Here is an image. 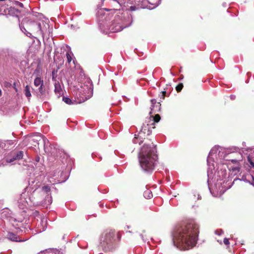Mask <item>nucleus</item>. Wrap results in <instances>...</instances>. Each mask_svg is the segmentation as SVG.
<instances>
[{
    "mask_svg": "<svg viewBox=\"0 0 254 254\" xmlns=\"http://www.w3.org/2000/svg\"><path fill=\"white\" fill-rule=\"evenodd\" d=\"M198 227L194 221H190L177 225L173 233L174 245L181 250L193 247L197 242Z\"/></svg>",
    "mask_w": 254,
    "mask_h": 254,
    "instance_id": "f257e3e1",
    "label": "nucleus"
},
{
    "mask_svg": "<svg viewBox=\"0 0 254 254\" xmlns=\"http://www.w3.org/2000/svg\"><path fill=\"white\" fill-rule=\"evenodd\" d=\"M21 30L30 38H37L38 36L43 37L49 28V25L44 21H35L24 18L21 23H19Z\"/></svg>",
    "mask_w": 254,
    "mask_h": 254,
    "instance_id": "f03ea898",
    "label": "nucleus"
},
{
    "mask_svg": "<svg viewBox=\"0 0 254 254\" xmlns=\"http://www.w3.org/2000/svg\"><path fill=\"white\" fill-rule=\"evenodd\" d=\"M117 236L114 230L107 229L101 235L99 248L105 252L112 251L115 247Z\"/></svg>",
    "mask_w": 254,
    "mask_h": 254,
    "instance_id": "7ed1b4c3",
    "label": "nucleus"
},
{
    "mask_svg": "<svg viewBox=\"0 0 254 254\" xmlns=\"http://www.w3.org/2000/svg\"><path fill=\"white\" fill-rule=\"evenodd\" d=\"M155 127L154 123L152 122L150 119H148L143 124L142 128L137 135L135 134L133 142L134 143H138L141 144L143 142V139L149 135L152 132V129Z\"/></svg>",
    "mask_w": 254,
    "mask_h": 254,
    "instance_id": "20e7f679",
    "label": "nucleus"
},
{
    "mask_svg": "<svg viewBox=\"0 0 254 254\" xmlns=\"http://www.w3.org/2000/svg\"><path fill=\"white\" fill-rule=\"evenodd\" d=\"M226 157L234 158V151H231L230 149L225 150L215 146L210 151L208 159H221Z\"/></svg>",
    "mask_w": 254,
    "mask_h": 254,
    "instance_id": "39448f33",
    "label": "nucleus"
},
{
    "mask_svg": "<svg viewBox=\"0 0 254 254\" xmlns=\"http://www.w3.org/2000/svg\"><path fill=\"white\" fill-rule=\"evenodd\" d=\"M157 157L154 150H152L150 147L146 144L142 146L139 154V159H156Z\"/></svg>",
    "mask_w": 254,
    "mask_h": 254,
    "instance_id": "423d86ee",
    "label": "nucleus"
},
{
    "mask_svg": "<svg viewBox=\"0 0 254 254\" xmlns=\"http://www.w3.org/2000/svg\"><path fill=\"white\" fill-rule=\"evenodd\" d=\"M26 195L25 192H22L21 194L20 198L18 200V206L20 208L24 209L27 205L31 206L37 204L38 202L35 201L34 199H33L32 196H30L27 198L25 197Z\"/></svg>",
    "mask_w": 254,
    "mask_h": 254,
    "instance_id": "0eeeda50",
    "label": "nucleus"
},
{
    "mask_svg": "<svg viewBox=\"0 0 254 254\" xmlns=\"http://www.w3.org/2000/svg\"><path fill=\"white\" fill-rule=\"evenodd\" d=\"M154 160H139V164L142 169L146 172H151L154 169L156 163Z\"/></svg>",
    "mask_w": 254,
    "mask_h": 254,
    "instance_id": "6e6552de",
    "label": "nucleus"
},
{
    "mask_svg": "<svg viewBox=\"0 0 254 254\" xmlns=\"http://www.w3.org/2000/svg\"><path fill=\"white\" fill-rule=\"evenodd\" d=\"M236 151H234V157L240 158V157L243 159H253L254 158V149H247L243 151V153L239 152L235 149Z\"/></svg>",
    "mask_w": 254,
    "mask_h": 254,
    "instance_id": "1a4fd4ad",
    "label": "nucleus"
},
{
    "mask_svg": "<svg viewBox=\"0 0 254 254\" xmlns=\"http://www.w3.org/2000/svg\"><path fill=\"white\" fill-rule=\"evenodd\" d=\"M30 142H31V144L34 146H38V148L40 150L39 145L41 144V146H44V151L45 153H48V151H47L46 148L45 147L46 142H48V140L45 137H42L41 136H36L35 138H31L30 139Z\"/></svg>",
    "mask_w": 254,
    "mask_h": 254,
    "instance_id": "9d476101",
    "label": "nucleus"
},
{
    "mask_svg": "<svg viewBox=\"0 0 254 254\" xmlns=\"http://www.w3.org/2000/svg\"><path fill=\"white\" fill-rule=\"evenodd\" d=\"M208 165L207 176L208 180L210 178L211 175L213 174V171L218 169L217 164L215 162V160H207Z\"/></svg>",
    "mask_w": 254,
    "mask_h": 254,
    "instance_id": "9b49d317",
    "label": "nucleus"
},
{
    "mask_svg": "<svg viewBox=\"0 0 254 254\" xmlns=\"http://www.w3.org/2000/svg\"><path fill=\"white\" fill-rule=\"evenodd\" d=\"M20 13V11L15 8L14 7H13L12 6H8L7 7V10L6 11V13H5L6 15H11L12 16H15V19L16 21L17 24H19V19L18 18V15Z\"/></svg>",
    "mask_w": 254,
    "mask_h": 254,
    "instance_id": "f8f14e48",
    "label": "nucleus"
},
{
    "mask_svg": "<svg viewBox=\"0 0 254 254\" xmlns=\"http://www.w3.org/2000/svg\"><path fill=\"white\" fill-rule=\"evenodd\" d=\"M34 84L36 87L39 86V92L42 94L44 92V90L43 89V80L41 79V78L39 77H36L34 81Z\"/></svg>",
    "mask_w": 254,
    "mask_h": 254,
    "instance_id": "ddd939ff",
    "label": "nucleus"
},
{
    "mask_svg": "<svg viewBox=\"0 0 254 254\" xmlns=\"http://www.w3.org/2000/svg\"><path fill=\"white\" fill-rule=\"evenodd\" d=\"M150 101L152 105L150 107L151 111L150 112V114H151L152 112H156V110L159 111L160 110L161 104L159 102H157L156 99H151Z\"/></svg>",
    "mask_w": 254,
    "mask_h": 254,
    "instance_id": "4468645a",
    "label": "nucleus"
},
{
    "mask_svg": "<svg viewBox=\"0 0 254 254\" xmlns=\"http://www.w3.org/2000/svg\"><path fill=\"white\" fill-rule=\"evenodd\" d=\"M6 238L11 241H13V242H22L23 240H21L18 236H17L16 234L12 233V232H8L6 235Z\"/></svg>",
    "mask_w": 254,
    "mask_h": 254,
    "instance_id": "2eb2a0df",
    "label": "nucleus"
},
{
    "mask_svg": "<svg viewBox=\"0 0 254 254\" xmlns=\"http://www.w3.org/2000/svg\"><path fill=\"white\" fill-rule=\"evenodd\" d=\"M6 0H0V14L5 15L8 5L4 2Z\"/></svg>",
    "mask_w": 254,
    "mask_h": 254,
    "instance_id": "dca6fc26",
    "label": "nucleus"
},
{
    "mask_svg": "<svg viewBox=\"0 0 254 254\" xmlns=\"http://www.w3.org/2000/svg\"><path fill=\"white\" fill-rule=\"evenodd\" d=\"M24 153L27 155L26 152L23 150H15L13 152V158L12 159H22L24 156Z\"/></svg>",
    "mask_w": 254,
    "mask_h": 254,
    "instance_id": "f3484780",
    "label": "nucleus"
},
{
    "mask_svg": "<svg viewBox=\"0 0 254 254\" xmlns=\"http://www.w3.org/2000/svg\"><path fill=\"white\" fill-rule=\"evenodd\" d=\"M55 92L57 95L58 97H60L63 95V90L59 82L57 81L55 83Z\"/></svg>",
    "mask_w": 254,
    "mask_h": 254,
    "instance_id": "a211bd4d",
    "label": "nucleus"
},
{
    "mask_svg": "<svg viewBox=\"0 0 254 254\" xmlns=\"http://www.w3.org/2000/svg\"><path fill=\"white\" fill-rule=\"evenodd\" d=\"M116 10L115 9V8H103V9H100L98 12V17L100 20H103V18L105 15L104 11H113L114 12H115Z\"/></svg>",
    "mask_w": 254,
    "mask_h": 254,
    "instance_id": "6ab92c4d",
    "label": "nucleus"
},
{
    "mask_svg": "<svg viewBox=\"0 0 254 254\" xmlns=\"http://www.w3.org/2000/svg\"><path fill=\"white\" fill-rule=\"evenodd\" d=\"M40 225L41 228H40L39 225H38V228H39V231L40 232L44 231L47 227V219L45 218H43L41 219Z\"/></svg>",
    "mask_w": 254,
    "mask_h": 254,
    "instance_id": "aec40b11",
    "label": "nucleus"
},
{
    "mask_svg": "<svg viewBox=\"0 0 254 254\" xmlns=\"http://www.w3.org/2000/svg\"><path fill=\"white\" fill-rule=\"evenodd\" d=\"M149 119L151 120L152 122L154 123V126H155V123L159 122L161 118L159 114H156L154 116H150Z\"/></svg>",
    "mask_w": 254,
    "mask_h": 254,
    "instance_id": "412c9836",
    "label": "nucleus"
},
{
    "mask_svg": "<svg viewBox=\"0 0 254 254\" xmlns=\"http://www.w3.org/2000/svg\"><path fill=\"white\" fill-rule=\"evenodd\" d=\"M15 160H0V167L7 165L12 163Z\"/></svg>",
    "mask_w": 254,
    "mask_h": 254,
    "instance_id": "4be33fe9",
    "label": "nucleus"
},
{
    "mask_svg": "<svg viewBox=\"0 0 254 254\" xmlns=\"http://www.w3.org/2000/svg\"><path fill=\"white\" fill-rule=\"evenodd\" d=\"M143 195L145 198L147 199L151 198L153 196L151 191L149 190H147L144 192Z\"/></svg>",
    "mask_w": 254,
    "mask_h": 254,
    "instance_id": "5701e85b",
    "label": "nucleus"
},
{
    "mask_svg": "<svg viewBox=\"0 0 254 254\" xmlns=\"http://www.w3.org/2000/svg\"><path fill=\"white\" fill-rule=\"evenodd\" d=\"M102 5H110V3L113 1L114 3H119V2L116 0H101Z\"/></svg>",
    "mask_w": 254,
    "mask_h": 254,
    "instance_id": "b1692460",
    "label": "nucleus"
},
{
    "mask_svg": "<svg viewBox=\"0 0 254 254\" xmlns=\"http://www.w3.org/2000/svg\"><path fill=\"white\" fill-rule=\"evenodd\" d=\"M25 95L27 98H30L31 96L30 93V87L29 85H26L25 88Z\"/></svg>",
    "mask_w": 254,
    "mask_h": 254,
    "instance_id": "393cba45",
    "label": "nucleus"
},
{
    "mask_svg": "<svg viewBox=\"0 0 254 254\" xmlns=\"http://www.w3.org/2000/svg\"><path fill=\"white\" fill-rule=\"evenodd\" d=\"M249 178L250 179L248 183L254 187V177L252 175L249 174Z\"/></svg>",
    "mask_w": 254,
    "mask_h": 254,
    "instance_id": "a878e982",
    "label": "nucleus"
},
{
    "mask_svg": "<svg viewBox=\"0 0 254 254\" xmlns=\"http://www.w3.org/2000/svg\"><path fill=\"white\" fill-rule=\"evenodd\" d=\"M184 87L183 84L182 83H180L176 87V89L177 92H180L182 90Z\"/></svg>",
    "mask_w": 254,
    "mask_h": 254,
    "instance_id": "bb28decb",
    "label": "nucleus"
},
{
    "mask_svg": "<svg viewBox=\"0 0 254 254\" xmlns=\"http://www.w3.org/2000/svg\"><path fill=\"white\" fill-rule=\"evenodd\" d=\"M63 100L67 104L71 105L72 104L71 100L67 97H64L63 98Z\"/></svg>",
    "mask_w": 254,
    "mask_h": 254,
    "instance_id": "cd10ccee",
    "label": "nucleus"
},
{
    "mask_svg": "<svg viewBox=\"0 0 254 254\" xmlns=\"http://www.w3.org/2000/svg\"><path fill=\"white\" fill-rule=\"evenodd\" d=\"M249 174L243 175L241 180L248 183L250 179V178H249Z\"/></svg>",
    "mask_w": 254,
    "mask_h": 254,
    "instance_id": "c85d7f7f",
    "label": "nucleus"
},
{
    "mask_svg": "<svg viewBox=\"0 0 254 254\" xmlns=\"http://www.w3.org/2000/svg\"><path fill=\"white\" fill-rule=\"evenodd\" d=\"M42 190L46 193H48L50 191V187L48 185L44 186L42 187Z\"/></svg>",
    "mask_w": 254,
    "mask_h": 254,
    "instance_id": "c756f323",
    "label": "nucleus"
},
{
    "mask_svg": "<svg viewBox=\"0 0 254 254\" xmlns=\"http://www.w3.org/2000/svg\"><path fill=\"white\" fill-rule=\"evenodd\" d=\"M38 186H36V187H32L31 186H29L28 187H27L25 189V190H26L28 192L29 191H32L33 190V192H34L35 191V190L37 189Z\"/></svg>",
    "mask_w": 254,
    "mask_h": 254,
    "instance_id": "7c9ffc66",
    "label": "nucleus"
},
{
    "mask_svg": "<svg viewBox=\"0 0 254 254\" xmlns=\"http://www.w3.org/2000/svg\"><path fill=\"white\" fill-rule=\"evenodd\" d=\"M66 56L67 62L69 64L72 60V57H71V53H69V52H67L66 54Z\"/></svg>",
    "mask_w": 254,
    "mask_h": 254,
    "instance_id": "2f4dec72",
    "label": "nucleus"
},
{
    "mask_svg": "<svg viewBox=\"0 0 254 254\" xmlns=\"http://www.w3.org/2000/svg\"><path fill=\"white\" fill-rule=\"evenodd\" d=\"M46 200H47L48 202L47 203L46 202V204H51L52 202V197L51 196L48 195Z\"/></svg>",
    "mask_w": 254,
    "mask_h": 254,
    "instance_id": "473e14b6",
    "label": "nucleus"
},
{
    "mask_svg": "<svg viewBox=\"0 0 254 254\" xmlns=\"http://www.w3.org/2000/svg\"><path fill=\"white\" fill-rule=\"evenodd\" d=\"M248 161L250 163V167L254 168V162L253 161V160H248Z\"/></svg>",
    "mask_w": 254,
    "mask_h": 254,
    "instance_id": "72a5a7b5",
    "label": "nucleus"
},
{
    "mask_svg": "<svg viewBox=\"0 0 254 254\" xmlns=\"http://www.w3.org/2000/svg\"><path fill=\"white\" fill-rule=\"evenodd\" d=\"M224 244L226 245H228L229 244V240L227 238H225L223 241Z\"/></svg>",
    "mask_w": 254,
    "mask_h": 254,
    "instance_id": "f704fd0d",
    "label": "nucleus"
},
{
    "mask_svg": "<svg viewBox=\"0 0 254 254\" xmlns=\"http://www.w3.org/2000/svg\"><path fill=\"white\" fill-rule=\"evenodd\" d=\"M18 161H20V162H22V164L24 166H26V165L25 164V163H26V161L25 160H18ZM21 162H19V164H20Z\"/></svg>",
    "mask_w": 254,
    "mask_h": 254,
    "instance_id": "c9c22d12",
    "label": "nucleus"
},
{
    "mask_svg": "<svg viewBox=\"0 0 254 254\" xmlns=\"http://www.w3.org/2000/svg\"><path fill=\"white\" fill-rule=\"evenodd\" d=\"M166 93V91H162V96L163 99L165 98V96Z\"/></svg>",
    "mask_w": 254,
    "mask_h": 254,
    "instance_id": "e433bc0d",
    "label": "nucleus"
},
{
    "mask_svg": "<svg viewBox=\"0 0 254 254\" xmlns=\"http://www.w3.org/2000/svg\"><path fill=\"white\" fill-rule=\"evenodd\" d=\"M221 232H222V231H221V230H220V232H219V231H216L215 233H216L217 235H221Z\"/></svg>",
    "mask_w": 254,
    "mask_h": 254,
    "instance_id": "4c0bfd02",
    "label": "nucleus"
},
{
    "mask_svg": "<svg viewBox=\"0 0 254 254\" xmlns=\"http://www.w3.org/2000/svg\"><path fill=\"white\" fill-rule=\"evenodd\" d=\"M140 236L141 237V238H142V240H143L144 241H146V240L144 239V236H143V234H140Z\"/></svg>",
    "mask_w": 254,
    "mask_h": 254,
    "instance_id": "58836bf2",
    "label": "nucleus"
},
{
    "mask_svg": "<svg viewBox=\"0 0 254 254\" xmlns=\"http://www.w3.org/2000/svg\"><path fill=\"white\" fill-rule=\"evenodd\" d=\"M19 5L20 6H21V7H22L23 5V4H22V3L19 2Z\"/></svg>",
    "mask_w": 254,
    "mask_h": 254,
    "instance_id": "ea45409f",
    "label": "nucleus"
},
{
    "mask_svg": "<svg viewBox=\"0 0 254 254\" xmlns=\"http://www.w3.org/2000/svg\"><path fill=\"white\" fill-rule=\"evenodd\" d=\"M52 75H53V78H54V71L52 72Z\"/></svg>",
    "mask_w": 254,
    "mask_h": 254,
    "instance_id": "a19ab883",
    "label": "nucleus"
},
{
    "mask_svg": "<svg viewBox=\"0 0 254 254\" xmlns=\"http://www.w3.org/2000/svg\"><path fill=\"white\" fill-rule=\"evenodd\" d=\"M239 169H240L239 168H235V170H238V171H239Z\"/></svg>",
    "mask_w": 254,
    "mask_h": 254,
    "instance_id": "79ce46f5",
    "label": "nucleus"
},
{
    "mask_svg": "<svg viewBox=\"0 0 254 254\" xmlns=\"http://www.w3.org/2000/svg\"><path fill=\"white\" fill-rule=\"evenodd\" d=\"M232 162H236V160L232 159Z\"/></svg>",
    "mask_w": 254,
    "mask_h": 254,
    "instance_id": "37998d69",
    "label": "nucleus"
},
{
    "mask_svg": "<svg viewBox=\"0 0 254 254\" xmlns=\"http://www.w3.org/2000/svg\"><path fill=\"white\" fill-rule=\"evenodd\" d=\"M92 157L94 158V157H97V156L96 155H95V156L92 155Z\"/></svg>",
    "mask_w": 254,
    "mask_h": 254,
    "instance_id": "c03bdc74",
    "label": "nucleus"
},
{
    "mask_svg": "<svg viewBox=\"0 0 254 254\" xmlns=\"http://www.w3.org/2000/svg\"><path fill=\"white\" fill-rule=\"evenodd\" d=\"M130 8H131L132 10V9H134L132 6H131V7H130Z\"/></svg>",
    "mask_w": 254,
    "mask_h": 254,
    "instance_id": "a18cd8bd",
    "label": "nucleus"
},
{
    "mask_svg": "<svg viewBox=\"0 0 254 254\" xmlns=\"http://www.w3.org/2000/svg\"><path fill=\"white\" fill-rule=\"evenodd\" d=\"M86 89H87V90L88 91H89V89L87 87H86Z\"/></svg>",
    "mask_w": 254,
    "mask_h": 254,
    "instance_id": "49530a36",
    "label": "nucleus"
},
{
    "mask_svg": "<svg viewBox=\"0 0 254 254\" xmlns=\"http://www.w3.org/2000/svg\"><path fill=\"white\" fill-rule=\"evenodd\" d=\"M69 157V156H68L67 155H66V157H65L68 158Z\"/></svg>",
    "mask_w": 254,
    "mask_h": 254,
    "instance_id": "de8ad7c7",
    "label": "nucleus"
},
{
    "mask_svg": "<svg viewBox=\"0 0 254 254\" xmlns=\"http://www.w3.org/2000/svg\"><path fill=\"white\" fill-rule=\"evenodd\" d=\"M37 162H38L39 161V159L36 160Z\"/></svg>",
    "mask_w": 254,
    "mask_h": 254,
    "instance_id": "09e8293b",
    "label": "nucleus"
}]
</instances>
